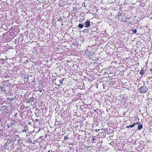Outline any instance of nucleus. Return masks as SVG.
<instances>
[{
  "label": "nucleus",
  "mask_w": 152,
  "mask_h": 152,
  "mask_svg": "<svg viewBox=\"0 0 152 152\" xmlns=\"http://www.w3.org/2000/svg\"><path fill=\"white\" fill-rule=\"evenodd\" d=\"M63 80H64V79L60 80V83H61V84L62 83Z\"/></svg>",
  "instance_id": "ddd939ff"
},
{
  "label": "nucleus",
  "mask_w": 152,
  "mask_h": 152,
  "mask_svg": "<svg viewBox=\"0 0 152 152\" xmlns=\"http://www.w3.org/2000/svg\"><path fill=\"white\" fill-rule=\"evenodd\" d=\"M150 70L151 72H152V68H151V69H150Z\"/></svg>",
  "instance_id": "dca6fc26"
},
{
  "label": "nucleus",
  "mask_w": 152,
  "mask_h": 152,
  "mask_svg": "<svg viewBox=\"0 0 152 152\" xmlns=\"http://www.w3.org/2000/svg\"><path fill=\"white\" fill-rule=\"evenodd\" d=\"M61 18H59L58 19V20H61Z\"/></svg>",
  "instance_id": "2eb2a0df"
},
{
  "label": "nucleus",
  "mask_w": 152,
  "mask_h": 152,
  "mask_svg": "<svg viewBox=\"0 0 152 152\" xmlns=\"http://www.w3.org/2000/svg\"><path fill=\"white\" fill-rule=\"evenodd\" d=\"M0 88L3 92H5V90L4 87V86H0Z\"/></svg>",
  "instance_id": "20e7f679"
},
{
  "label": "nucleus",
  "mask_w": 152,
  "mask_h": 152,
  "mask_svg": "<svg viewBox=\"0 0 152 152\" xmlns=\"http://www.w3.org/2000/svg\"><path fill=\"white\" fill-rule=\"evenodd\" d=\"M144 73V70L142 69L141 71L140 72V74L142 75Z\"/></svg>",
  "instance_id": "9d476101"
},
{
  "label": "nucleus",
  "mask_w": 152,
  "mask_h": 152,
  "mask_svg": "<svg viewBox=\"0 0 152 152\" xmlns=\"http://www.w3.org/2000/svg\"><path fill=\"white\" fill-rule=\"evenodd\" d=\"M143 126L142 125V124H141L140 125H139L138 126V129L139 130H141V129L142 128Z\"/></svg>",
  "instance_id": "0eeeda50"
},
{
  "label": "nucleus",
  "mask_w": 152,
  "mask_h": 152,
  "mask_svg": "<svg viewBox=\"0 0 152 152\" xmlns=\"http://www.w3.org/2000/svg\"><path fill=\"white\" fill-rule=\"evenodd\" d=\"M83 32L84 33H88V29H85L83 30Z\"/></svg>",
  "instance_id": "6e6552de"
},
{
  "label": "nucleus",
  "mask_w": 152,
  "mask_h": 152,
  "mask_svg": "<svg viewBox=\"0 0 152 152\" xmlns=\"http://www.w3.org/2000/svg\"><path fill=\"white\" fill-rule=\"evenodd\" d=\"M104 130L105 131V130H106V129H104Z\"/></svg>",
  "instance_id": "6ab92c4d"
},
{
  "label": "nucleus",
  "mask_w": 152,
  "mask_h": 152,
  "mask_svg": "<svg viewBox=\"0 0 152 152\" xmlns=\"http://www.w3.org/2000/svg\"><path fill=\"white\" fill-rule=\"evenodd\" d=\"M31 99H33V98H31Z\"/></svg>",
  "instance_id": "f3484780"
},
{
  "label": "nucleus",
  "mask_w": 152,
  "mask_h": 152,
  "mask_svg": "<svg viewBox=\"0 0 152 152\" xmlns=\"http://www.w3.org/2000/svg\"><path fill=\"white\" fill-rule=\"evenodd\" d=\"M138 124V123H134L132 125H130V126H126V127L128 128H129L130 127H133L134 126L136 125L137 124Z\"/></svg>",
  "instance_id": "7ed1b4c3"
},
{
  "label": "nucleus",
  "mask_w": 152,
  "mask_h": 152,
  "mask_svg": "<svg viewBox=\"0 0 152 152\" xmlns=\"http://www.w3.org/2000/svg\"><path fill=\"white\" fill-rule=\"evenodd\" d=\"M104 130L105 131V130H106V129H104Z\"/></svg>",
  "instance_id": "aec40b11"
},
{
  "label": "nucleus",
  "mask_w": 152,
  "mask_h": 152,
  "mask_svg": "<svg viewBox=\"0 0 152 152\" xmlns=\"http://www.w3.org/2000/svg\"><path fill=\"white\" fill-rule=\"evenodd\" d=\"M48 152H50V151H48Z\"/></svg>",
  "instance_id": "a211bd4d"
},
{
  "label": "nucleus",
  "mask_w": 152,
  "mask_h": 152,
  "mask_svg": "<svg viewBox=\"0 0 152 152\" xmlns=\"http://www.w3.org/2000/svg\"><path fill=\"white\" fill-rule=\"evenodd\" d=\"M78 27L79 28H82L83 27V24H79L78 26Z\"/></svg>",
  "instance_id": "1a4fd4ad"
},
{
  "label": "nucleus",
  "mask_w": 152,
  "mask_h": 152,
  "mask_svg": "<svg viewBox=\"0 0 152 152\" xmlns=\"http://www.w3.org/2000/svg\"><path fill=\"white\" fill-rule=\"evenodd\" d=\"M132 31H133V33L134 34H136L137 32V30L135 29H134L132 30Z\"/></svg>",
  "instance_id": "9b49d317"
},
{
  "label": "nucleus",
  "mask_w": 152,
  "mask_h": 152,
  "mask_svg": "<svg viewBox=\"0 0 152 152\" xmlns=\"http://www.w3.org/2000/svg\"><path fill=\"white\" fill-rule=\"evenodd\" d=\"M64 138L65 140H67L69 139V138H68L67 135L65 136L64 137Z\"/></svg>",
  "instance_id": "f8f14e48"
},
{
  "label": "nucleus",
  "mask_w": 152,
  "mask_h": 152,
  "mask_svg": "<svg viewBox=\"0 0 152 152\" xmlns=\"http://www.w3.org/2000/svg\"><path fill=\"white\" fill-rule=\"evenodd\" d=\"M86 26H85L86 28H88L90 26V22L89 21H87L85 22Z\"/></svg>",
  "instance_id": "f03ea898"
},
{
  "label": "nucleus",
  "mask_w": 152,
  "mask_h": 152,
  "mask_svg": "<svg viewBox=\"0 0 152 152\" xmlns=\"http://www.w3.org/2000/svg\"><path fill=\"white\" fill-rule=\"evenodd\" d=\"M94 136H93V137L92 138V140H95V139L94 138Z\"/></svg>",
  "instance_id": "4468645a"
},
{
  "label": "nucleus",
  "mask_w": 152,
  "mask_h": 152,
  "mask_svg": "<svg viewBox=\"0 0 152 152\" xmlns=\"http://www.w3.org/2000/svg\"><path fill=\"white\" fill-rule=\"evenodd\" d=\"M14 124V123H12L11 124H10L8 125H7V126H8V128H9V127H10L12 126V125Z\"/></svg>",
  "instance_id": "423d86ee"
},
{
  "label": "nucleus",
  "mask_w": 152,
  "mask_h": 152,
  "mask_svg": "<svg viewBox=\"0 0 152 152\" xmlns=\"http://www.w3.org/2000/svg\"><path fill=\"white\" fill-rule=\"evenodd\" d=\"M7 108V106H3L1 107L0 110H4L6 109Z\"/></svg>",
  "instance_id": "39448f33"
},
{
  "label": "nucleus",
  "mask_w": 152,
  "mask_h": 152,
  "mask_svg": "<svg viewBox=\"0 0 152 152\" xmlns=\"http://www.w3.org/2000/svg\"><path fill=\"white\" fill-rule=\"evenodd\" d=\"M148 90V88L145 86L140 87L139 89V91L141 93H145Z\"/></svg>",
  "instance_id": "f257e3e1"
}]
</instances>
